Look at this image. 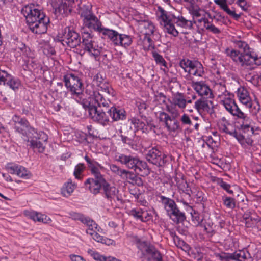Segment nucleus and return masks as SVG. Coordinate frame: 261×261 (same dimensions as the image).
I'll return each instance as SVG.
<instances>
[{
	"label": "nucleus",
	"mask_w": 261,
	"mask_h": 261,
	"mask_svg": "<svg viewBox=\"0 0 261 261\" xmlns=\"http://www.w3.org/2000/svg\"><path fill=\"white\" fill-rule=\"evenodd\" d=\"M49 22V18H45V19L37 21L32 22V23H27L30 29L34 33L41 34L46 32L47 26Z\"/></svg>",
	"instance_id": "27"
},
{
	"label": "nucleus",
	"mask_w": 261,
	"mask_h": 261,
	"mask_svg": "<svg viewBox=\"0 0 261 261\" xmlns=\"http://www.w3.org/2000/svg\"><path fill=\"white\" fill-rule=\"evenodd\" d=\"M214 256L216 261H233L232 254L221 252L215 253Z\"/></svg>",
	"instance_id": "49"
},
{
	"label": "nucleus",
	"mask_w": 261,
	"mask_h": 261,
	"mask_svg": "<svg viewBox=\"0 0 261 261\" xmlns=\"http://www.w3.org/2000/svg\"><path fill=\"white\" fill-rule=\"evenodd\" d=\"M85 160L88 164V167L94 176V178H104L101 174L102 172L106 171V169L97 162L91 160L88 156H85Z\"/></svg>",
	"instance_id": "26"
},
{
	"label": "nucleus",
	"mask_w": 261,
	"mask_h": 261,
	"mask_svg": "<svg viewBox=\"0 0 261 261\" xmlns=\"http://www.w3.org/2000/svg\"><path fill=\"white\" fill-rule=\"evenodd\" d=\"M236 46L240 49L237 50L227 48L225 49V53L227 56L229 57L232 61L238 65V62L236 61V58L239 57L240 55H243L244 53L250 54L251 52L250 50L249 46L244 41L238 40L234 42Z\"/></svg>",
	"instance_id": "17"
},
{
	"label": "nucleus",
	"mask_w": 261,
	"mask_h": 261,
	"mask_svg": "<svg viewBox=\"0 0 261 261\" xmlns=\"http://www.w3.org/2000/svg\"><path fill=\"white\" fill-rule=\"evenodd\" d=\"M133 169L134 170L137 174L142 176H147L150 173V169L147 163L145 162L140 160L139 158L137 160L136 165Z\"/></svg>",
	"instance_id": "36"
},
{
	"label": "nucleus",
	"mask_w": 261,
	"mask_h": 261,
	"mask_svg": "<svg viewBox=\"0 0 261 261\" xmlns=\"http://www.w3.org/2000/svg\"><path fill=\"white\" fill-rule=\"evenodd\" d=\"M181 3L186 4V8L188 11L189 13L199 7L198 5L196 4L195 0H180Z\"/></svg>",
	"instance_id": "50"
},
{
	"label": "nucleus",
	"mask_w": 261,
	"mask_h": 261,
	"mask_svg": "<svg viewBox=\"0 0 261 261\" xmlns=\"http://www.w3.org/2000/svg\"><path fill=\"white\" fill-rule=\"evenodd\" d=\"M85 167L83 164H79L75 167L74 171V175L75 178L81 179L83 178V172Z\"/></svg>",
	"instance_id": "52"
},
{
	"label": "nucleus",
	"mask_w": 261,
	"mask_h": 261,
	"mask_svg": "<svg viewBox=\"0 0 261 261\" xmlns=\"http://www.w3.org/2000/svg\"><path fill=\"white\" fill-rule=\"evenodd\" d=\"M102 189L103 196L108 200L112 201L115 200V199H118V189L115 186L111 185L106 180L104 182Z\"/></svg>",
	"instance_id": "29"
},
{
	"label": "nucleus",
	"mask_w": 261,
	"mask_h": 261,
	"mask_svg": "<svg viewBox=\"0 0 261 261\" xmlns=\"http://www.w3.org/2000/svg\"><path fill=\"white\" fill-rule=\"evenodd\" d=\"M129 121L134 125V127L137 129H144L146 127L145 123L141 120L133 118Z\"/></svg>",
	"instance_id": "54"
},
{
	"label": "nucleus",
	"mask_w": 261,
	"mask_h": 261,
	"mask_svg": "<svg viewBox=\"0 0 261 261\" xmlns=\"http://www.w3.org/2000/svg\"><path fill=\"white\" fill-rule=\"evenodd\" d=\"M217 183L222 188L226 191L229 194H232L233 192L230 190V185L227 182L224 181L222 179L219 178L217 180Z\"/></svg>",
	"instance_id": "57"
},
{
	"label": "nucleus",
	"mask_w": 261,
	"mask_h": 261,
	"mask_svg": "<svg viewBox=\"0 0 261 261\" xmlns=\"http://www.w3.org/2000/svg\"><path fill=\"white\" fill-rule=\"evenodd\" d=\"M142 33L144 37H151L154 38L156 33L155 28L154 24L150 22H145L142 24Z\"/></svg>",
	"instance_id": "38"
},
{
	"label": "nucleus",
	"mask_w": 261,
	"mask_h": 261,
	"mask_svg": "<svg viewBox=\"0 0 261 261\" xmlns=\"http://www.w3.org/2000/svg\"><path fill=\"white\" fill-rule=\"evenodd\" d=\"M214 2L218 5L221 9L225 11L227 14L233 17L236 19H238L240 15L235 13L234 10H230L227 5L226 0H214Z\"/></svg>",
	"instance_id": "39"
},
{
	"label": "nucleus",
	"mask_w": 261,
	"mask_h": 261,
	"mask_svg": "<svg viewBox=\"0 0 261 261\" xmlns=\"http://www.w3.org/2000/svg\"><path fill=\"white\" fill-rule=\"evenodd\" d=\"M180 120L185 125H191L192 122L188 114L184 113L181 117Z\"/></svg>",
	"instance_id": "63"
},
{
	"label": "nucleus",
	"mask_w": 261,
	"mask_h": 261,
	"mask_svg": "<svg viewBox=\"0 0 261 261\" xmlns=\"http://www.w3.org/2000/svg\"><path fill=\"white\" fill-rule=\"evenodd\" d=\"M18 124L19 126H17V131L25 135L27 139L24 138V140L29 143L28 146L34 151L43 152L48 140L47 135L42 131L37 132L34 128L29 125L28 122L25 120L23 122H19Z\"/></svg>",
	"instance_id": "3"
},
{
	"label": "nucleus",
	"mask_w": 261,
	"mask_h": 261,
	"mask_svg": "<svg viewBox=\"0 0 261 261\" xmlns=\"http://www.w3.org/2000/svg\"><path fill=\"white\" fill-rule=\"evenodd\" d=\"M179 117L170 116L165 112H160L159 119L165 123L166 127L170 132H175L180 127L179 122L176 119Z\"/></svg>",
	"instance_id": "18"
},
{
	"label": "nucleus",
	"mask_w": 261,
	"mask_h": 261,
	"mask_svg": "<svg viewBox=\"0 0 261 261\" xmlns=\"http://www.w3.org/2000/svg\"><path fill=\"white\" fill-rule=\"evenodd\" d=\"M100 89L110 95L113 94V89L109 84L104 81L100 74L98 73L93 76L91 84L87 85L86 93L89 96V98L95 101L99 106L109 107L110 101L105 99L103 96L99 93Z\"/></svg>",
	"instance_id": "1"
},
{
	"label": "nucleus",
	"mask_w": 261,
	"mask_h": 261,
	"mask_svg": "<svg viewBox=\"0 0 261 261\" xmlns=\"http://www.w3.org/2000/svg\"><path fill=\"white\" fill-rule=\"evenodd\" d=\"M103 35L107 36L115 45L124 48L130 46L133 41L130 36L124 34H120L113 30H105Z\"/></svg>",
	"instance_id": "10"
},
{
	"label": "nucleus",
	"mask_w": 261,
	"mask_h": 261,
	"mask_svg": "<svg viewBox=\"0 0 261 261\" xmlns=\"http://www.w3.org/2000/svg\"><path fill=\"white\" fill-rule=\"evenodd\" d=\"M110 169L112 172L122 177L123 176H126L128 172L125 169H121L118 166L115 164L110 165Z\"/></svg>",
	"instance_id": "51"
},
{
	"label": "nucleus",
	"mask_w": 261,
	"mask_h": 261,
	"mask_svg": "<svg viewBox=\"0 0 261 261\" xmlns=\"http://www.w3.org/2000/svg\"><path fill=\"white\" fill-rule=\"evenodd\" d=\"M77 186L72 182L71 180H68L65 182L61 188L62 195L66 197L70 196L76 189Z\"/></svg>",
	"instance_id": "40"
},
{
	"label": "nucleus",
	"mask_w": 261,
	"mask_h": 261,
	"mask_svg": "<svg viewBox=\"0 0 261 261\" xmlns=\"http://www.w3.org/2000/svg\"><path fill=\"white\" fill-rule=\"evenodd\" d=\"M167 155L163 153L156 148L153 147L148 150L146 155V160L151 163L162 166L164 164Z\"/></svg>",
	"instance_id": "21"
},
{
	"label": "nucleus",
	"mask_w": 261,
	"mask_h": 261,
	"mask_svg": "<svg viewBox=\"0 0 261 261\" xmlns=\"http://www.w3.org/2000/svg\"><path fill=\"white\" fill-rule=\"evenodd\" d=\"M213 107L214 104L212 100H205L202 99L196 100L194 104L195 108L199 112H210Z\"/></svg>",
	"instance_id": "31"
},
{
	"label": "nucleus",
	"mask_w": 261,
	"mask_h": 261,
	"mask_svg": "<svg viewBox=\"0 0 261 261\" xmlns=\"http://www.w3.org/2000/svg\"><path fill=\"white\" fill-rule=\"evenodd\" d=\"M142 212V209L140 208H133L130 210L129 215L133 216L136 219L140 220L141 221Z\"/></svg>",
	"instance_id": "58"
},
{
	"label": "nucleus",
	"mask_w": 261,
	"mask_h": 261,
	"mask_svg": "<svg viewBox=\"0 0 261 261\" xmlns=\"http://www.w3.org/2000/svg\"><path fill=\"white\" fill-rule=\"evenodd\" d=\"M154 38L151 37H144L142 41L143 49L145 50H150L154 48V45L153 41Z\"/></svg>",
	"instance_id": "47"
},
{
	"label": "nucleus",
	"mask_w": 261,
	"mask_h": 261,
	"mask_svg": "<svg viewBox=\"0 0 261 261\" xmlns=\"http://www.w3.org/2000/svg\"><path fill=\"white\" fill-rule=\"evenodd\" d=\"M205 30H208L214 34H219L220 32L219 29L210 21L205 28Z\"/></svg>",
	"instance_id": "61"
},
{
	"label": "nucleus",
	"mask_w": 261,
	"mask_h": 261,
	"mask_svg": "<svg viewBox=\"0 0 261 261\" xmlns=\"http://www.w3.org/2000/svg\"><path fill=\"white\" fill-rule=\"evenodd\" d=\"M70 217L74 220H80L82 223V221L85 219H86L87 217L84 216L83 214L76 213V212H71L70 214Z\"/></svg>",
	"instance_id": "59"
},
{
	"label": "nucleus",
	"mask_w": 261,
	"mask_h": 261,
	"mask_svg": "<svg viewBox=\"0 0 261 261\" xmlns=\"http://www.w3.org/2000/svg\"><path fill=\"white\" fill-rule=\"evenodd\" d=\"M97 106H99L95 101L90 99L89 105L87 106V111L89 116L94 121L98 122L103 126H106L109 124V119L105 113L100 109H98Z\"/></svg>",
	"instance_id": "14"
},
{
	"label": "nucleus",
	"mask_w": 261,
	"mask_h": 261,
	"mask_svg": "<svg viewBox=\"0 0 261 261\" xmlns=\"http://www.w3.org/2000/svg\"><path fill=\"white\" fill-rule=\"evenodd\" d=\"M82 223L87 226V228L86 232L89 235H92L94 232H102V229L98 226L95 222L88 217L83 220Z\"/></svg>",
	"instance_id": "35"
},
{
	"label": "nucleus",
	"mask_w": 261,
	"mask_h": 261,
	"mask_svg": "<svg viewBox=\"0 0 261 261\" xmlns=\"http://www.w3.org/2000/svg\"><path fill=\"white\" fill-rule=\"evenodd\" d=\"M7 170L11 174H14L16 171V166L13 163L7 164L6 167Z\"/></svg>",
	"instance_id": "64"
},
{
	"label": "nucleus",
	"mask_w": 261,
	"mask_h": 261,
	"mask_svg": "<svg viewBox=\"0 0 261 261\" xmlns=\"http://www.w3.org/2000/svg\"><path fill=\"white\" fill-rule=\"evenodd\" d=\"M179 66L185 72L190 75L201 77L204 72L202 64L197 61L182 59L179 62Z\"/></svg>",
	"instance_id": "15"
},
{
	"label": "nucleus",
	"mask_w": 261,
	"mask_h": 261,
	"mask_svg": "<svg viewBox=\"0 0 261 261\" xmlns=\"http://www.w3.org/2000/svg\"><path fill=\"white\" fill-rule=\"evenodd\" d=\"M65 84L69 90L73 98L81 103L83 99V84L80 78L73 73L67 74L64 76Z\"/></svg>",
	"instance_id": "5"
},
{
	"label": "nucleus",
	"mask_w": 261,
	"mask_h": 261,
	"mask_svg": "<svg viewBox=\"0 0 261 261\" xmlns=\"http://www.w3.org/2000/svg\"><path fill=\"white\" fill-rule=\"evenodd\" d=\"M224 205L227 208L233 209L236 206L235 200L233 198L229 197L224 196L223 197Z\"/></svg>",
	"instance_id": "55"
},
{
	"label": "nucleus",
	"mask_w": 261,
	"mask_h": 261,
	"mask_svg": "<svg viewBox=\"0 0 261 261\" xmlns=\"http://www.w3.org/2000/svg\"><path fill=\"white\" fill-rule=\"evenodd\" d=\"M243 219L247 227L258 228L261 226L260 217L254 214L248 216L247 214H245L243 216Z\"/></svg>",
	"instance_id": "30"
},
{
	"label": "nucleus",
	"mask_w": 261,
	"mask_h": 261,
	"mask_svg": "<svg viewBox=\"0 0 261 261\" xmlns=\"http://www.w3.org/2000/svg\"><path fill=\"white\" fill-rule=\"evenodd\" d=\"M192 17L193 24H194L199 31H205V28L209 22L207 16L210 13L200 7L189 13Z\"/></svg>",
	"instance_id": "13"
},
{
	"label": "nucleus",
	"mask_w": 261,
	"mask_h": 261,
	"mask_svg": "<svg viewBox=\"0 0 261 261\" xmlns=\"http://www.w3.org/2000/svg\"><path fill=\"white\" fill-rule=\"evenodd\" d=\"M74 3V0H51V4L56 14L70 13Z\"/></svg>",
	"instance_id": "19"
},
{
	"label": "nucleus",
	"mask_w": 261,
	"mask_h": 261,
	"mask_svg": "<svg viewBox=\"0 0 261 261\" xmlns=\"http://www.w3.org/2000/svg\"><path fill=\"white\" fill-rule=\"evenodd\" d=\"M160 200L168 216L174 222L177 223L185 219L184 214L179 210L173 200L164 196H160Z\"/></svg>",
	"instance_id": "7"
},
{
	"label": "nucleus",
	"mask_w": 261,
	"mask_h": 261,
	"mask_svg": "<svg viewBox=\"0 0 261 261\" xmlns=\"http://www.w3.org/2000/svg\"><path fill=\"white\" fill-rule=\"evenodd\" d=\"M152 57L157 64L161 67L163 66L164 68H167V64L162 56L155 51H153ZM161 68L165 71V68H163L162 67H161Z\"/></svg>",
	"instance_id": "46"
},
{
	"label": "nucleus",
	"mask_w": 261,
	"mask_h": 261,
	"mask_svg": "<svg viewBox=\"0 0 261 261\" xmlns=\"http://www.w3.org/2000/svg\"><path fill=\"white\" fill-rule=\"evenodd\" d=\"M132 238L138 249V254L141 258H146L148 261H162V255L153 245L142 241L136 236H133Z\"/></svg>",
	"instance_id": "4"
},
{
	"label": "nucleus",
	"mask_w": 261,
	"mask_h": 261,
	"mask_svg": "<svg viewBox=\"0 0 261 261\" xmlns=\"http://www.w3.org/2000/svg\"><path fill=\"white\" fill-rule=\"evenodd\" d=\"M230 136L235 138L238 142L241 145V146L243 147H246L247 146L251 145L252 141L250 139H246L240 133H238L236 129L234 130V133L233 134H231Z\"/></svg>",
	"instance_id": "42"
},
{
	"label": "nucleus",
	"mask_w": 261,
	"mask_h": 261,
	"mask_svg": "<svg viewBox=\"0 0 261 261\" xmlns=\"http://www.w3.org/2000/svg\"><path fill=\"white\" fill-rule=\"evenodd\" d=\"M81 17H83L84 26L90 30H93L101 32L103 35L104 31L109 30L102 28L101 23L98 18L89 10L83 11L81 13Z\"/></svg>",
	"instance_id": "9"
},
{
	"label": "nucleus",
	"mask_w": 261,
	"mask_h": 261,
	"mask_svg": "<svg viewBox=\"0 0 261 261\" xmlns=\"http://www.w3.org/2000/svg\"><path fill=\"white\" fill-rule=\"evenodd\" d=\"M92 238L96 242H100L107 245L115 244V242L114 240L102 237L99 235L97 232H94L92 235H91Z\"/></svg>",
	"instance_id": "44"
},
{
	"label": "nucleus",
	"mask_w": 261,
	"mask_h": 261,
	"mask_svg": "<svg viewBox=\"0 0 261 261\" xmlns=\"http://www.w3.org/2000/svg\"><path fill=\"white\" fill-rule=\"evenodd\" d=\"M23 214L26 217L35 222L44 224H49L51 222V219L46 215L32 210H25L23 212Z\"/></svg>",
	"instance_id": "24"
},
{
	"label": "nucleus",
	"mask_w": 261,
	"mask_h": 261,
	"mask_svg": "<svg viewBox=\"0 0 261 261\" xmlns=\"http://www.w3.org/2000/svg\"><path fill=\"white\" fill-rule=\"evenodd\" d=\"M238 119V122L240 124L239 127L245 133L253 134L254 129L252 126V119L241 110L234 116Z\"/></svg>",
	"instance_id": "20"
},
{
	"label": "nucleus",
	"mask_w": 261,
	"mask_h": 261,
	"mask_svg": "<svg viewBox=\"0 0 261 261\" xmlns=\"http://www.w3.org/2000/svg\"><path fill=\"white\" fill-rule=\"evenodd\" d=\"M82 44L84 50L90 56L96 59L100 55L101 48L93 40V36L89 32H82Z\"/></svg>",
	"instance_id": "12"
},
{
	"label": "nucleus",
	"mask_w": 261,
	"mask_h": 261,
	"mask_svg": "<svg viewBox=\"0 0 261 261\" xmlns=\"http://www.w3.org/2000/svg\"><path fill=\"white\" fill-rule=\"evenodd\" d=\"M233 95L231 94L228 96L220 100V103L223 105L226 111L234 116L241 110L233 98Z\"/></svg>",
	"instance_id": "23"
},
{
	"label": "nucleus",
	"mask_w": 261,
	"mask_h": 261,
	"mask_svg": "<svg viewBox=\"0 0 261 261\" xmlns=\"http://www.w3.org/2000/svg\"><path fill=\"white\" fill-rule=\"evenodd\" d=\"M186 108V95L181 92L172 93L166 104V110L174 117H179Z\"/></svg>",
	"instance_id": "6"
},
{
	"label": "nucleus",
	"mask_w": 261,
	"mask_h": 261,
	"mask_svg": "<svg viewBox=\"0 0 261 261\" xmlns=\"http://www.w3.org/2000/svg\"><path fill=\"white\" fill-rule=\"evenodd\" d=\"M236 61L238 62V65L242 67L254 68V65H261V57H257L251 53H244L243 55L236 58Z\"/></svg>",
	"instance_id": "16"
},
{
	"label": "nucleus",
	"mask_w": 261,
	"mask_h": 261,
	"mask_svg": "<svg viewBox=\"0 0 261 261\" xmlns=\"http://www.w3.org/2000/svg\"><path fill=\"white\" fill-rule=\"evenodd\" d=\"M232 260L236 261H249L250 254L244 250H239L232 254Z\"/></svg>",
	"instance_id": "43"
},
{
	"label": "nucleus",
	"mask_w": 261,
	"mask_h": 261,
	"mask_svg": "<svg viewBox=\"0 0 261 261\" xmlns=\"http://www.w3.org/2000/svg\"><path fill=\"white\" fill-rule=\"evenodd\" d=\"M87 253L90 255L94 260L97 261H105L106 257L101 255L100 253L95 250L91 249H89Z\"/></svg>",
	"instance_id": "53"
},
{
	"label": "nucleus",
	"mask_w": 261,
	"mask_h": 261,
	"mask_svg": "<svg viewBox=\"0 0 261 261\" xmlns=\"http://www.w3.org/2000/svg\"><path fill=\"white\" fill-rule=\"evenodd\" d=\"M191 86L199 96L209 99L214 97L212 90L204 82H192Z\"/></svg>",
	"instance_id": "22"
},
{
	"label": "nucleus",
	"mask_w": 261,
	"mask_h": 261,
	"mask_svg": "<svg viewBox=\"0 0 261 261\" xmlns=\"http://www.w3.org/2000/svg\"><path fill=\"white\" fill-rule=\"evenodd\" d=\"M219 130L226 134H233L235 129L234 126L229 121L227 120L225 117H222L219 120L218 123Z\"/></svg>",
	"instance_id": "34"
},
{
	"label": "nucleus",
	"mask_w": 261,
	"mask_h": 261,
	"mask_svg": "<svg viewBox=\"0 0 261 261\" xmlns=\"http://www.w3.org/2000/svg\"><path fill=\"white\" fill-rule=\"evenodd\" d=\"M55 39L61 42L63 45L66 44L72 48L76 47L81 42L79 34L69 27L65 28L59 33Z\"/></svg>",
	"instance_id": "8"
},
{
	"label": "nucleus",
	"mask_w": 261,
	"mask_h": 261,
	"mask_svg": "<svg viewBox=\"0 0 261 261\" xmlns=\"http://www.w3.org/2000/svg\"><path fill=\"white\" fill-rule=\"evenodd\" d=\"M237 96L240 102L246 106L252 100L247 90L243 87L238 89Z\"/></svg>",
	"instance_id": "37"
},
{
	"label": "nucleus",
	"mask_w": 261,
	"mask_h": 261,
	"mask_svg": "<svg viewBox=\"0 0 261 261\" xmlns=\"http://www.w3.org/2000/svg\"><path fill=\"white\" fill-rule=\"evenodd\" d=\"M115 158L116 161L121 164L124 165L127 168L132 169L134 168L138 159L137 156L122 153H118Z\"/></svg>",
	"instance_id": "28"
},
{
	"label": "nucleus",
	"mask_w": 261,
	"mask_h": 261,
	"mask_svg": "<svg viewBox=\"0 0 261 261\" xmlns=\"http://www.w3.org/2000/svg\"><path fill=\"white\" fill-rule=\"evenodd\" d=\"M105 181V178H89L85 181V185L89 189L91 193L96 195L100 192Z\"/></svg>",
	"instance_id": "25"
},
{
	"label": "nucleus",
	"mask_w": 261,
	"mask_h": 261,
	"mask_svg": "<svg viewBox=\"0 0 261 261\" xmlns=\"http://www.w3.org/2000/svg\"><path fill=\"white\" fill-rule=\"evenodd\" d=\"M21 13L25 17L27 23H32L38 20L45 19L47 17L43 10L38 6L30 4L24 7L21 10Z\"/></svg>",
	"instance_id": "11"
},
{
	"label": "nucleus",
	"mask_w": 261,
	"mask_h": 261,
	"mask_svg": "<svg viewBox=\"0 0 261 261\" xmlns=\"http://www.w3.org/2000/svg\"><path fill=\"white\" fill-rule=\"evenodd\" d=\"M174 180L176 182V186L179 190L186 194H189V192L190 191V188L182 175H176L174 177Z\"/></svg>",
	"instance_id": "41"
},
{
	"label": "nucleus",
	"mask_w": 261,
	"mask_h": 261,
	"mask_svg": "<svg viewBox=\"0 0 261 261\" xmlns=\"http://www.w3.org/2000/svg\"><path fill=\"white\" fill-rule=\"evenodd\" d=\"M224 245L227 249H236L238 246V240L231 237H229L225 240Z\"/></svg>",
	"instance_id": "48"
},
{
	"label": "nucleus",
	"mask_w": 261,
	"mask_h": 261,
	"mask_svg": "<svg viewBox=\"0 0 261 261\" xmlns=\"http://www.w3.org/2000/svg\"><path fill=\"white\" fill-rule=\"evenodd\" d=\"M17 176L24 178H29L30 176V174L24 167L17 166Z\"/></svg>",
	"instance_id": "56"
},
{
	"label": "nucleus",
	"mask_w": 261,
	"mask_h": 261,
	"mask_svg": "<svg viewBox=\"0 0 261 261\" xmlns=\"http://www.w3.org/2000/svg\"><path fill=\"white\" fill-rule=\"evenodd\" d=\"M113 121L122 120L126 118V113L124 109L112 107L108 111Z\"/></svg>",
	"instance_id": "33"
},
{
	"label": "nucleus",
	"mask_w": 261,
	"mask_h": 261,
	"mask_svg": "<svg viewBox=\"0 0 261 261\" xmlns=\"http://www.w3.org/2000/svg\"><path fill=\"white\" fill-rule=\"evenodd\" d=\"M10 77L11 76L7 72L4 70H0V83L3 82L5 84L8 81H10Z\"/></svg>",
	"instance_id": "60"
},
{
	"label": "nucleus",
	"mask_w": 261,
	"mask_h": 261,
	"mask_svg": "<svg viewBox=\"0 0 261 261\" xmlns=\"http://www.w3.org/2000/svg\"><path fill=\"white\" fill-rule=\"evenodd\" d=\"M158 19L164 31L174 37H177L179 34V31L175 28L174 22L178 27L186 29H191L193 27L191 20L186 19L181 15L176 17L163 9L160 10Z\"/></svg>",
	"instance_id": "2"
},
{
	"label": "nucleus",
	"mask_w": 261,
	"mask_h": 261,
	"mask_svg": "<svg viewBox=\"0 0 261 261\" xmlns=\"http://www.w3.org/2000/svg\"><path fill=\"white\" fill-rule=\"evenodd\" d=\"M212 91L214 96H217L220 100L231 94L226 90L225 85L223 83H216L214 85Z\"/></svg>",
	"instance_id": "32"
},
{
	"label": "nucleus",
	"mask_w": 261,
	"mask_h": 261,
	"mask_svg": "<svg viewBox=\"0 0 261 261\" xmlns=\"http://www.w3.org/2000/svg\"><path fill=\"white\" fill-rule=\"evenodd\" d=\"M152 218V216L147 211L143 210L141 214V221L142 222H146L150 220Z\"/></svg>",
	"instance_id": "62"
},
{
	"label": "nucleus",
	"mask_w": 261,
	"mask_h": 261,
	"mask_svg": "<svg viewBox=\"0 0 261 261\" xmlns=\"http://www.w3.org/2000/svg\"><path fill=\"white\" fill-rule=\"evenodd\" d=\"M245 107L249 109L250 112L253 115H256L260 110V105L256 98L251 100Z\"/></svg>",
	"instance_id": "45"
}]
</instances>
